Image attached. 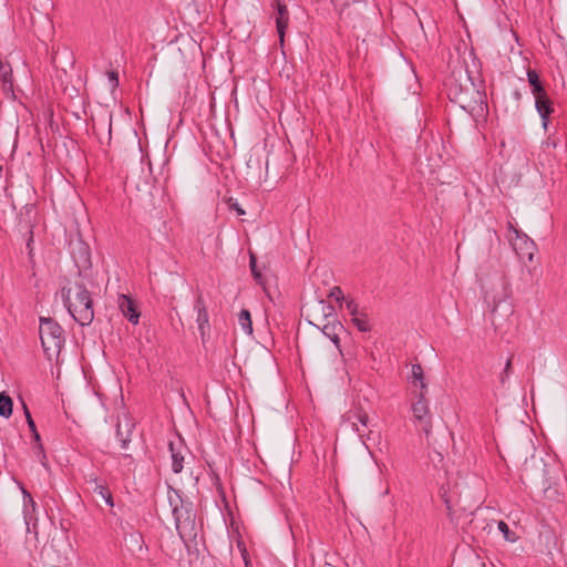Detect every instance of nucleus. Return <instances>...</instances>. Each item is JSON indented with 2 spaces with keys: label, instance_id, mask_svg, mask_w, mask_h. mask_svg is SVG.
I'll list each match as a JSON object with an SVG mask.
<instances>
[{
  "label": "nucleus",
  "instance_id": "obj_1",
  "mask_svg": "<svg viewBox=\"0 0 567 567\" xmlns=\"http://www.w3.org/2000/svg\"><path fill=\"white\" fill-rule=\"evenodd\" d=\"M61 297L69 313L78 323L89 326L93 321V301L83 284L68 281L61 289Z\"/></svg>",
  "mask_w": 567,
  "mask_h": 567
},
{
  "label": "nucleus",
  "instance_id": "obj_2",
  "mask_svg": "<svg viewBox=\"0 0 567 567\" xmlns=\"http://www.w3.org/2000/svg\"><path fill=\"white\" fill-rule=\"evenodd\" d=\"M40 339L45 354L51 359L58 355L64 346L62 327L51 318H40Z\"/></svg>",
  "mask_w": 567,
  "mask_h": 567
},
{
  "label": "nucleus",
  "instance_id": "obj_3",
  "mask_svg": "<svg viewBox=\"0 0 567 567\" xmlns=\"http://www.w3.org/2000/svg\"><path fill=\"white\" fill-rule=\"evenodd\" d=\"M508 238L513 249L523 262L533 260L536 245L526 234L508 224Z\"/></svg>",
  "mask_w": 567,
  "mask_h": 567
},
{
  "label": "nucleus",
  "instance_id": "obj_4",
  "mask_svg": "<svg viewBox=\"0 0 567 567\" xmlns=\"http://www.w3.org/2000/svg\"><path fill=\"white\" fill-rule=\"evenodd\" d=\"M342 421L358 434V436L361 439L363 443H365V440L370 439L371 431L369 430L368 432H365V429H368L369 426L370 419L368 413L363 409L355 408L353 410H350L349 412L342 415Z\"/></svg>",
  "mask_w": 567,
  "mask_h": 567
},
{
  "label": "nucleus",
  "instance_id": "obj_5",
  "mask_svg": "<svg viewBox=\"0 0 567 567\" xmlns=\"http://www.w3.org/2000/svg\"><path fill=\"white\" fill-rule=\"evenodd\" d=\"M412 415L414 423L421 427L427 436L432 430V415L429 408V402L425 399V392L420 391L416 395V401L412 404Z\"/></svg>",
  "mask_w": 567,
  "mask_h": 567
},
{
  "label": "nucleus",
  "instance_id": "obj_6",
  "mask_svg": "<svg viewBox=\"0 0 567 567\" xmlns=\"http://www.w3.org/2000/svg\"><path fill=\"white\" fill-rule=\"evenodd\" d=\"M174 520H175V527L179 535L183 534V532L190 529H194L195 526V515L192 511V503L185 502L181 506H178L176 509L172 511Z\"/></svg>",
  "mask_w": 567,
  "mask_h": 567
},
{
  "label": "nucleus",
  "instance_id": "obj_7",
  "mask_svg": "<svg viewBox=\"0 0 567 567\" xmlns=\"http://www.w3.org/2000/svg\"><path fill=\"white\" fill-rule=\"evenodd\" d=\"M272 7L275 8L276 16V28L279 35V40L284 43V38L289 23V11L285 3L280 0H274Z\"/></svg>",
  "mask_w": 567,
  "mask_h": 567
},
{
  "label": "nucleus",
  "instance_id": "obj_8",
  "mask_svg": "<svg viewBox=\"0 0 567 567\" xmlns=\"http://www.w3.org/2000/svg\"><path fill=\"white\" fill-rule=\"evenodd\" d=\"M168 447L172 457V470L174 473L178 474L184 468L185 454L188 450L181 440H178V442L171 441Z\"/></svg>",
  "mask_w": 567,
  "mask_h": 567
},
{
  "label": "nucleus",
  "instance_id": "obj_9",
  "mask_svg": "<svg viewBox=\"0 0 567 567\" xmlns=\"http://www.w3.org/2000/svg\"><path fill=\"white\" fill-rule=\"evenodd\" d=\"M118 308L123 316L133 324H137L140 320V311L137 310V307L135 305V301L126 296V295H120L118 296Z\"/></svg>",
  "mask_w": 567,
  "mask_h": 567
},
{
  "label": "nucleus",
  "instance_id": "obj_10",
  "mask_svg": "<svg viewBox=\"0 0 567 567\" xmlns=\"http://www.w3.org/2000/svg\"><path fill=\"white\" fill-rule=\"evenodd\" d=\"M85 483L87 485V488L92 491L94 494L99 495L105 502L106 505H109L110 507L114 506L111 491L109 489L107 486L102 484L96 476H89Z\"/></svg>",
  "mask_w": 567,
  "mask_h": 567
},
{
  "label": "nucleus",
  "instance_id": "obj_11",
  "mask_svg": "<svg viewBox=\"0 0 567 567\" xmlns=\"http://www.w3.org/2000/svg\"><path fill=\"white\" fill-rule=\"evenodd\" d=\"M194 309L197 313L196 322L198 326V330L200 332L202 338L204 339L206 330L209 329V317H208V311H207L206 305H205L202 296H198L196 298Z\"/></svg>",
  "mask_w": 567,
  "mask_h": 567
},
{
  "label": "nucleus",
  "instance_id": "obj_12",
  "mask_svg": "<svg viewBox=\"0 0 567 567\" xmlns=\"http://www.w3.org/2000/svg\"><path fill=\"white\" fill-rule=\"evenodd\" d=\"M535 106L542 117L543 126L546 128L548 117L554 111L553 103L546 92L535 95Z\"/></svg>",
  "mask_w": 567,
  "mask_h": 567
},
{
  "label": "nucleus",
  "instance_id": "obj_13",
  "mask_svg": "<svg viewBox=\"0 0 567 567\" xmlns=\"http://www.w3.org/2000/svg\"><path fill=\"white\" fill-rule=\"evenodd\" d=\"M343 330H344V328H343L342 323L337 319L329 321L321 328V332L332 341V343L337 347V349L339 350L340 353H342V352H341L339 334Z\"/></svg>",
  "mask_w": 567,
  "mask_h": 567
},
{
  "label": "nucleus",
  "instance_id": "obj_14",
  "mask_svg": "<svg viewBox=\"0 0 567 567\" xmlns=\"http://www.w3.org/2000/svg\"><path fill=\"white\" fill-rule=\"evenodd\" d=\"M410 382L415 386L420 385L421 391H426L427 384L424 379L423 368L420 363L412 364Z\"/></svg>",
  "mask_w": 567,
  "mask_h": 567
},
{
  "label": "nucleus",
  "instance_id": "obj_15",
  "mask_svg": "<svg viewBox=\"0 0 567 567\" xmlns=\"http://www.w3.org/2000/svg\"><path fill=\"white\" fill-rule=\"evenodd\" d=\"M527 80H528V83L532 87V93L534 95H537V94H540V93H544L546 92L542 82H540V79H539V75L538 73L535 71V70H528L527 71Z\"/></svg>",
  "mask_w": 567,
  "mask_h": 567
},
{
  "label": "nucleus",
  "instance_id": "obj_16",
  "mask_svg": "<svg viewBox=\"0 0 567 567\" xmlns=\"http://www.w3.org/2000/svg\"><path fill=\"white\" fill-rule=\"evenodd\" d=\"M13 402L12 399L6 393H0V416L10 417L12 415Z\"/></svg>",
  "mask_w": 567,
  "mask_h": 567
},
{
  "label": "nucleus",
  "instance_id": "obj_17",
  "mask_svg": "<svg viewBox=\"0 0 567 567\" xmlns=\"http://www.w3.org/2000/svg\"><path fill=\"white\" fill-rule=\"evenodd\" d=\"M238 323L243 331L247 334H252V321L249 310L243 309L238 315Z\"/></svg>",
  "mask_w": 567,
  "mask_h": 567
},
{
  "label": "nucleus",
  "instance_id": "obj_18",
  "mask_svg": "<svg viewBox=\"0 0 567 567\" xmlns=\"http://www.w3.org/2000/svg\"><path fill=\"white\" fill-rule=\"evenodd\" d=\"M167 501L172 511L184 504L186 501L183 499L179 491L168 486L167 488Z\"/></svg>",
  "mask_w": 567,
  "mask_h": 567
},
{
  "label": "nucleus",
  "instance_id": "obj_19",
  "mask_svg": "<svg viewBox=\"0 0 567 567\" xmlns=\"http://www.w3.org/2000/svg\"><path fill=\"white\" fill-rule=\"evenodd\" d=\"M352 323L357 327V329L361 332L371 331V324L369 322L368 316L364 311L360 315L351 318Z\"/></svg>",
  "mask_w": 567,
  "mask_h": 567
},
{
  "label": "nucleus",
  "instance_id": "obj_20",
  "mask_svg": "<svg viewBox=\"0 0 567 567\" xmlns=\"http://www.w3.org/2000/svg\"><path fill=\"white\" fill-rule=\"evenodd\" d=\"M132 427H133L132 424L126 423V433L124 435V433L122 432V429H121V423L117 422V424H116V436H117L118 441L121 442V447L124 450L128 447V444L131 442Z\"/></svg>",
  "mask_w": 567,
  "mask_h": 567
},
{
  "label": "nucleus",
  "instance_id": "obj_21",
  "mask_svg": "<svg viewBox=\"0 0 567 567\" xmlns=\"http://www.w3.org/2000/svg\"><path fill=\"white\" fill-rule=\"evenodd\" d=\"M22 493H23V496H24V509H23V516H24V522H25V526H27V530L29 532L30 528H29V519H30V508L32 509V512L34 511L35 508V502L33 501V498L31 497V495L24 489L22 488Z\"/></svg>",
  "mask_w": 567,
  "mask_h": 567
},
{
  "label": "nucleus",
  "instance_id": "obj_22",
  "mask_svg": "<svg viewBox=\"0 0 567 567\" xmlns=\"http://www.w3.org/2000/svg\"><path fill=\"white\" fill-rule=\"evenodd\" d=\"M249 266H250V270L254 276V279L259 285H264V278H262L260 270L257 268V258L254 254H250V256H249Z\"/></svg>",
  "mask_w": 567,
  "mask_h": 567
},
{
  "label": "nucleus",
  "instance_id": "obj_23",
  "mask_svg": "<svg viewBox=\"0 0 567 567\" xmlns=\"http://www.w3.org/2000/svg\"><path fill=\"white\" fill-rule=\"evenodd\" d=\"M0 80L6 83H11L12 80V69L11 66L0 60Z\"/></svg>",
  "mask_w": 567,
  "mask_h": 567
},
{
  "label": "nucleus",
  "instance_id": "obj_24",
  "mask_svg": "<svg viewBox=\"0 0 567 567\" xmlns=\"http://www.w3.org/2000/svg\"><path fill=\"white\" fill-rule=\"evenodd\" d=\"M32 449H33V453H34L35 457L38 458V461L44 467H47L48 461H47V454H45L43 444L42 443L34 444Z\"/></svg>",
  "mask_w": 567,
  "mask_h": 567
},
{
  "label": "nucleus",
  "instance_id": "obj_25",
  "mask_svg": "<svg viewBox=\"0 0 567 567\" xmlns=\"http://www.w3.org/2000/svg\"><path fill=\"white\" fill-rule=\"evenodd\" d=\"M237 548L240 551V555H241L243 561L245 564V567H252V564H251L248 550H247L246 545H245V543L243 540H238L237 542Z\"/></svg>",
  "mask_w": 567,
  "mask_h": 567
},
{
  "label": "nucleus",
  "instance_id": "obj_26",
  "mask_svg": "<svg viewBox=\"0 0 567 567\" xmlns=\"http://www.w3.org/2000/svg\"><path fill=\"white\" fill-rule=\"evenodd\" d=\"M344 302H346V309L348 310L351 318H353L362 312L359 309V306L357 305V302L354 300L349 299V300H344Z\"/></svg>",
  "mask_w": 567,
  "mask_h": 567
},
{
  "label": "nucleus",
  "instance_id": "obj_27",
  "mask_svg": "<svg viewBox=\"0 0 567 567\" xmlns=\"http://www.w3.org/2000/svg\"><path fill=\"white\" fill-rule=\"evenodd\" d=\"M329 297L334 298L339 302L347 300L343 296L342 289L338 286H334L333 288H331V290L329 292Z\"/></svg>",
  "mask_w": 567,
  "mask_h": 567
},
{
  "label": "nucleus",
  "instance_id": "obj_28",
  "mask_svg": "<svg viewBox=\"0 0 567 567\" xmlns=\"http://www.w3.org/2000/svg\"><path fill=\"white\" fill-rule=\"evenodd\" d=\"M321 306V312L324 318L333 317L334 316V307L332 305H328L324 301H320Z\"/></svg>",
  "mask_w": 567,
  "mask_h": 567
},
{
  "label": "nucleus",
  "instance_id": "obj_29",
  "mask_svg": "<svg viewBox=\"0 0 567 567\" xmlns=\"http://www.w3.org/2000/svg\"><path fill=\"white\" fill-rule=\"evenodd\" d=\"M512 371V358L507 359L504 370L501 373V383H505L506 380L509 378Z\"/></svg>",
  "mask_w": 567,
  "mask_h": 567
},
{
  "label": "nucleus",
  "instance_id": "obj_30",
  "mask_svg": "<svg viewBox=\"0 0 567 567\" xmlns=\"http://www.w3.org/2000/svg\"><path fill=\"white\" fill-rule=\"evenodd\" d=\"M498 529H499V532L503 533V535H504L506 540H509V542H514L515 540V538H512L509 536L511 530H509L508 525L505 522H503V520L498 522Z\"/></svg>",
  "mask_w": 567,
  "mask_h": 567
},
{
  "label": "nucleus",
  "instance_id": "obj_31",
  "mask_svg": "<svg viewBox=\"0 0 567 567\" xmlns=\"http://www.w3.org/2000/svg\"><path fill=\"white\" fill-rule=\"evenodd\" d=\"M229 207L230 209L235 210L237 215H245V210L241 208V206L237 202H233V199H230Z\"/></svg>",
  "mask_w": 567,
  "mask_h": 567
},
{
  "label": "nucleus",
  "instance_id": "obj_32",
  "mask_svg": "<svg viewBox=\"0 0 567 567\" xmlns=\"http://www.w3.org/2000/svg\"><path fill=\"white\" fill-rule=\"evenodd\" d=\"M109 75V80L111 81L112 83V86L113 87H116L118 85V75H117V72L115 71H111L107 73Z\"/></svg>",
  "mask_w": 567,
  "mask_h": 567
},
{
  "label": "nucleus",
  "instance_id": "obj_33",
  "mask_svg": "<svg viewBox=\"0 0 567 567\" xmlns=\"http://www.w3.org/2000/svg\"><path fill=\"white\" fill-rule=\"evenodd\" d=\"M23 410H24V414H25L27 423H29V422H30V420H33V419H32L31 413H30V411H29V409H28V406H27V404H25V403H23Z\"/></svg>",
  "mask_w": 567,
  "mask_h": 567
},
{
  "label": "nucleus",
  "instance_id": "obj_34",
  "mask_svg": "<svg viewBox=\"0 0 567 567\" xmlns=\"http://www.w3.org/2000/svg\"><path fill=\"white\" fill-rule=\"evenodd\" d=\"M32 436H33V440H34V444L42 443L41 442V436H40L38 430H35V433H32Z\"/></svg>",
  "mask_w": 567,
  "mask_h": 567
},
{
  "label": "nucleus",
  "instance_id": "obj_35",
  "mask_svg": "<svg viewBox=\"0 0 567 567\" xmlns=\"http://www.w3.org/2000/svg\"><path fill=\"white\" fill-rule=\"evenodd\" d=\"M28 426H29L31 433H35L37 425L33 420H30V422L28 423Z\"/></svg>",
  "mask_w": 567,
  "mask_h": 567
},
{
  "label": "nucleus",
  "instance_id": "obj_36",
  "mask_svg": "<svg viewBox=\"0 0 567 567\" xmlns=\"http://www.w3.org/2000/svg\"><path fill=\"white\" fill-rule=\"evenodd\" d=\"M331 1H332V3H336V0H331Z\"/></svg>",
  "mask_w": 567,
  "mask_h": 567
}]
</instances>
